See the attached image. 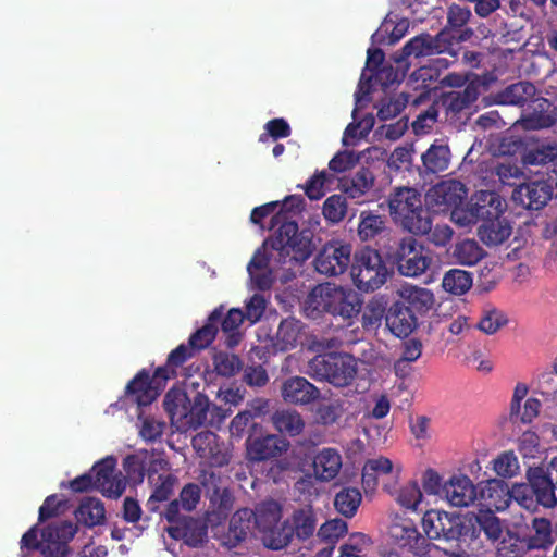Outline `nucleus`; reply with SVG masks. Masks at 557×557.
Instances as JSON below:
<instances>
[{"instance_id": "nucleus-37", "label": "nucleus", "mask_w": 557, "mask_h": 557, "mask_svg": "<svg viewBox=\"0 0 557 557\" xmlns=\"http://www.w3.org/2000/svg\"><path fill=\"white\" fill-rule=\"evenodd\" d=\"M300 331V321L294 318L282 320L276 332V348L282 351L295 348L299 341Z\"/></svg>"}, {"instance_id": "nucleus-55", "label": "nucleus", "mask_w": 557, "mask_h": 557, "mask_svg": "<svg viewBox=\"0 0 557 557\" xmlns=\"http://www.w3.org/2000/svg\"><path fill=\"white\" fill-rule=\"evenodd\" d=\"M334 176L325 170L317 172L305 185V194L311 200H319L325 195V184L332 183Z\"/></svg>"}, {"instance_id": "nucleus-63", "label": "nucleus", "mask_w": 557, "mask_h": 557, "mask_svg": "<svg viewBox=\"0 0 557 557\" xmlns=\"http://www.w3.org/2000/svg\"><path fill=\"white\" fill-rule=\"evenodd\" d=\"M64 506L65 500L59 499L55 494L49 495L39 508V522L59 516L64 510Z\"/></svg>"}, {"instance_id": "nucleus-52", "label": "nucleus", "mask_w": 557, "mask_h": 557, "mask_svg": "<svg viewBox=\"0 0 557 557\" xmlns=\"http://www.w3.org/2000/svg\"><path fill=\"white\" fill-rule=\"evenodd\" d=\"M507 323L508 319L503 311L491 308L483 311V314L475 327L485 334L492 335Z\"/></svg>"}, {"instance_id": "nucleus-45", "label": "nucleus", "mask_w": 557, "mask_h": 557, "mask_svg": "<svg viewBox=\"0 0 557 557\" xmlns=\"http://www.w3.org/2000/svg\"><path fill=\"white\" fill-rule=\"evenodd\" d=\"M484 255V250L473 239H465L457 243L453 250L454 259L462 265H474Z\"/></svg>"}, {"instance_id": "nucleus-34", "label": "nucleus", "mask_w": 557, "mask_h": 557, "mask_svg": "<svg viewBox=\"0 0 557 557\" xmlns=\"http://www.w3.org/2000/svg\"><path fill=\"white\" fill-rule=\"evenodd\" d=\"M78 522L88 528L101 524L106 519V510L102 502L98 498L86 497L75 511Z\"/></svg>"}, {"instance_id": "nucleus-28", "label": "nucleus", "mask_w": 557, "mask_h": 557, "mask_svg": "<svg viewBox=\"0 0 557 557\" xmlns=\"http://www.w3.org/2000/svg\"><path fill=\"white\" fill-rule=\"evenodd\" d=\"M343 466L342 455L336 448H322L313 458V472L319 481L334 480Z\"/></svg>"}, {"instance_id": "nucleus-39", "label": "nucleus", "mask_w": 557, "mask_h": 557, "mask_svg": "<svg viewBox=\"0 0 557 557\" xmlns=\"http://www.w3.org/2000/svg\"><path fill=\"white\" fill-rule=\"evenodd\" d=\"M362 495L357 487H343L334 498L335 509L345 518H352L361 504Z\"/></svg>"}, {"instance_id": "nucleus-8", "label": "nucleus", "mask_w": 557, "mask_h": 557, "mask_svg": "<svg viewBox=\"0 0 557 557\" xmlns=\"http://www.w3.org/2000/svg\"><path fill=\"white\" fill-rule=\"evenodd\" d=\"M116 461L113 457H107L97 462L89 473H84L70 481V488L75 493L99 490L103 496L119 498L125 491L124 480L114 473Z\"/></svg>"}, {"instance_id": "nucleus-42", "label": "nucleus", "mask_w": 557, "mask_h": 557, "mask_svg": "<svg viewBox=\"0 0 557 557\" xmlns=\"http://www.w3.org/2000/svg\"><path fill=\"white\" fill-rule=\"evenodd\" d=\"M450 150L447 145H431L422 154V162L428 172L438 173L449 165Z\"/></svg>"}, {"instance_id": "nucleus-4", "label": "nucleus", "mask_w": 557, "mask_h": 557, "mask_svg": "<svg viewBox=\"0 0 557 557\" xmlns=\"http://www.w3.org/2000/svg\"><path fill=\"white\" fill-rule=\"evenodd\" d=\"M527 483L513 485L517 504L530 512L539 507L554 508L557 505L555 491L557 486L541 466L529 467L525 473Z\"/></svg>"}, {"instance_id": "nucleus-30", "label": "nucleus", "mask_w": 557, "mask_h": 557, "mask_svg": "<svg viewBox=\"0 0 557 557\" xmlns=\"http://www.w3.org/2000/svg\"><path fill=\"white\" fill-rule=\"evenodd\" d=\"M512 228L506 218L488 219L478 228V236L487 246L503 244L511 235Z\"/></svg>"}, {"instance_id": "nucleus-43", "label": "nucleus", "mask_w": 557, "mask_h": 557, "mask_svg": "<svg viewBox=\"0 0 557 557\" xmlns=\"http://www.w3.org/2000/svg\"><path fill=\"white\" fill-rule=\"evenodd\" d=\"M148 458L149 451L146 449L139 450L124 458L123 468L129 482L136 485L144 482Z\"/></svg>"}, {"instance_id": "nucleus-56", "label": "nucleus", "mask_w": 557, "mask_h": 557, "mask_svg": "<svg viewBox=\"0 0 557 557\" xmlns=\"http://www.w3.org/2000/svg\"><path fill=\"white\" fill-rule=\"evenodd\" d=\"M347 532V522L343 519L336 518L323 523L318 531V536L327 544H335L336 541Z\"/></svg>"}, {"instance_id": "nucleus-5", "label": "nucleus", "mask_w": 557, "mask_h": 557, "mask_svg": "<svg viewBox=\"0 0 557 557\" xmlns=\"http://www.w3.org/2000/svg\"><path fill=\"white\" fill-rule=\"evenodd\" d=\"M77 528L70 521L48 524L41 531L42 542L38 541L36 527L26 531L21 539V548L39 549L44 557H67L69 543L73 540Z\"/></svg>"}, {"instance_id": "nucleus-32", "label": "nucleus", "mask_w": 557, "mask_h": 557, "mask_svg": "<svg viewBox=\"0 0 557 557\" xmlns=\"http://www.w3.org/2000/svg\"><path fill=\"white\" fill-rule=\"evenodd\" d=\"M177 483V476L172 473L159 474L153 481V490L146 503V508L150 512H158L160 504L170 499L174 493Z\"/></svg>"}, {"instance_id": "nucleus-6", "label": "nucleus", "mask_w": 557, "mask_h": 557, "mask_svg": "<svg viewBox=\"0 0 557 557\" xmlns=\"http://www.w3.org/2000/svg\"><path fill=\"white\" fill-rule=\"evenodd\" d=\"M307 374L317 381L345 387L350 385L357 375V362L349 354L317 355L309 361Z\"/></svg>"}, {"instance_id": "nucleus-1", "label": "nucleus", "mask_w": 557, "mask_h": 557, "mask_svg": "<svg viewBox=\"0 0 557 557\" xmlns=\"http://www.w3.org/2000/svg\"><path fill=\"white\" fill-rule=\"evenodd\" d=\"M363 301L360 295L350 289L331 284L318 285L308 295L306 310L314 313H329L341 318L350 326L361 313Z\"/></svg>"}, {"instance_id": "nucleus-14", "label": "nucleus", "mask_w": 557, "mask_h": 557, "mask_svg": "<svg viewBox=\"0 0 557 557\" xmlns=\"http://www.w3.org/2000/svg\"><path fill=\"white\" fill-rule=\"evenodd\" d=\"M426 196L432 203L440 207V210H450L456 221L461 224L462 218L459 213L465 211L460 210V207L467 198V189L461 182L456 180L441 182L433 186Z\"/></svg>"}, {"instance_id": "nucleus-51", "label": "nucleus", "mask_w": 557, "mask_h": 557, "mask_svg": "<svg viewBox=\"0 0 557 557\" xmlns=\"http://www.w3.org/2000/svg\"><path fill=\"white\" fill-rule=\"evenodd\" d=\"M293 535L299 540L309 539L315 530V519L310 510H298L293 515Z\"/></svg>"}, {"instance_id": "nucleus-58", "label": "nucleus", "mask_w": 557, "mask_h": 557, "mask_svg": "<svg viewBox=\"0 0 557 557\" xmlns=\"http://www.w3.org/2000/svg\"><path fill=\"white\" fill-rule=\"evenodd\" d=\"M557 158V145H542L528 151L524 162L530 165L546 164Z\"/></svg>"}, {"instance_id": "nucleus-47", "label": "nucleus", "mask_w": 557, "mask_h": 557, "mask_svg": "<svg viewBox=\"0 0 557 557\" xmlns=\"http://www.w3.org/2000/svg\"><path fill=\"white\" fill-rule=\"evenodd\" d=\"M210 408L209 398L201 393H196L193 400H189L187 407V417L183 422L193 428L205 425L208 420V411Z\"/></svg>"}, {"instance_id": "nucleus-35", "label": "nucleus", "mask_w": 557, "mask_h": 557, "mask_svg": "<svg viewBox=\"0 0 557 557\" xmlns=\"http://www.w3.org/2000/svg\"><path fill=\"white\" fill-rule=\"evenodd\" d=\"M187 393L177 387L170 388L163 399V408L172 421L183 422L187 417V407L189 406Z\"/></svg>"}, {"instance_id": "nucleus-21", "label": "nucleus", "mask_w": 557, "mask_h": 557, "mask_svg": "<svg viewBox=\"0 0 557 557\" xmlns=\"http://www.w3.org/2000/svg\"><path fill=\"white\" fill-rule=\"evenodd\" d=\"M158 387H154L150 380V372L141 369L127 383L124 392L125 399L138 407H145L152 404L159 396Z\"/></svg>"}, {"instance_id": "nucleus-59", "label": "nucleus", "mask_w": 557, "mask_h": 557, "mask_svg": "<svg viewBox=\"0 0 557 557\" xmlns=\"http://www.w3.org/2000/svg\"><path fill=\"white\" fill-rule=\"evenodd\" d=\"M494 173L503 185L516 187L520 184L519 182L523 176L522 170L518 165L509 162L497 164Z\"/></svg>"}, {"instance_id": "nucleus-20", "label": "nucleus", "mask_w": 557, "mask_h": 557, "mask_svg": "<svg viewBox=\"0 0 557 557\" xmlns=\"http://www.w3.org/2000/svg\"><path fill=\"white\" fill-rule=\"evenodd\" d=\"M166 532L173 540H182L190 547H198L207 540L208 527L202 519L187 516L178 523L169 525Z\"/></svg>"}, {"instance_id": "nucleus-24", "label": "nucleus", "mask_w": 557, "mask_h": 557, "mask_svg": "<svg viewBox=\"0 0 557 557\" xmlns=\"http://www.w3.org/2000/svg\"><path fill=\"white\" fill-rule=\"evenodd\" d=\"M385 323L397 337H407L417 327V317L403 301L394 302L387 310Z\"/></svg>"}, {"instance_id": "nucleus-16", "label": "nucleus", "mask_w": 557, "mask_h": 557, "mask_svg": "<svg viewBox=\"0 0 557 557\" xmlns=\"http://www.w3.org/2000/svg\"><path fill=\"white\" fill-rule=\"evenodd\" d=\"M289 443L275 434L249 435L246 440L247 456L251 461H265L286 451Z\"/></svg>"}, {"instance_id": "nucleus-23", "label": "nucleus", "mask_w": 557, "mask_h": 557, "mask_svg": "<svg viewBox=\"0 0 557 557\" xmlns=\"http://www.w3.org/2000/svg\"><path fill=\"white\" fill-rule=\"evenodd\" d=\"M374 183L375 175L373 172L367 166H361L352 174L339 178L338 186L348 198L363 202L360 199L372 190Z\"/></svg>"}, {"instance_id": "nucleus-64", "label": "nucleus", "mask_w": 557, "mask_h": 557, "mask_svg": "<svg viewBox=\"0 0 557 557\" xmlns=\"http://www.w3.org/2000/svg\"><path fill=\"white\" fill-rule=\"evenodd\" d=\"M269 381L267 370L261 364L248 366L244 370V382L253 387H262Z\"/></svg>"}, {"instance_id": "nucleus-15", "label": "nucleus", "mask_w": 557, "mask_h": 557, "mask_svg": "<svg viewBox=\"0 0 557 557\" xmlns=\"http://www.w3.org/2000/svg\"><path fill=\"white\" fill-rule=\"evenodd\" d=\"M552 183L544 180L519 184L512 193V199L528 210H540L553 198Z\"/></svg>"}, {"instance_id": "nucleus-18", "label": "nucleus", "mask_w": 557, "mask_h": 557, "mask_svg": "<svg viewBox=\"0 0 557 557\" xmlns=\"http://www.w3.org/2000/svg\"><path fill=\"white\" fill-rule=\"evenodd\" d=\"M281 396L287 404L306 406L315 403L320 396V389L304 376H292L281 385Z\"/></svg>"}, {"instance_id": "nucleus-62", "label": "nucleus", "mask_w": 557, "mask_h": 557, "mask_svg": "<svg viewBox=\"0 0 557 557\" xmlns=\"http://www.w3.org/2000/svg\"><path fill=\"white\" fill-rule=\"evenodd\" d=\"M406 72L407 71L399 67L398 65L397 69H394L393 65L387 64L383 65L381 70L376 71V73L372 76L382 87L387 88L394 83H399L405 76Z\"/></svg>"}, {"instance_id": "nucleus-49", "label": "nucleus", "mask_w": 557, "mask_h": 557, "mask_svg": "<svg viewBox=\"0 0 557 557\" xmlns=\"http://www.w3.org/2000/svg\"><path fill=\"white\" fill-rule=\"evenodd\" d=\"M387 311L382 300L373 298L367 302L361 313V324L366 330H376Z\"/></svg>"}, {"instance_id": "nucleus-60", "label": "nucleus", "mask_w": 557, "mask_h": 557, "mask_svg": "<svg viewBox=\"0 0 557 557\" xmlns=\"http://www.w3.org/2000/svg\"><path fill=\"white\" fill-rule=\"evenodd\" d=\"M265 133L260 135L259 140L265 141L270 136L273 139L287 138L292 134V128L283 117H275L268 121L264 125Z\"/></svg>"}, {"instance_id": "nucleus-50", "label": "nucleus", "mask_w": 557, "mask_h": 557, "mask_svg": "<svg viewBox=\"0 0 557 557\" xmlns=\"http://www.w3.org/2000/svg\"><path fill=\"white\" fill-rule=\"evenodd\" d=\"M213 364L215 372L224 377L236 375L243 368V362L237 355L224 351L214 355Z\"/></svg>"}, {"instance_id": "nucleus-10", "label": "nucleus", "mask_w": 557, "mask_h": 557, "mask_svg": "<svg viewBox=\"0 0 557 557\" xmlns=\"http://www.w3.org/2000/svg\"><path fill=\"white\" fill-rule=\"evenodd\" d=\"M394 262L399 274L418 277L430 268L432 258L414 237L407 236L399 240L394 252Z\"/></svg>"}, {"instance_id": "nucleus-38", "label": "nucleus", "mask_w": 557, "mask_h": 557, "mask_svg": "<svg viewBox=\"0 0 557 557\" xmlns=\"http://www.w3.org/2000/svg\"><path fill=\"white\" fill-rule=\"evenodd\" d=\"M408 27L409 23L405 18L397 23L385 20L372 35V42L376 45H394L405 36Z\"/></svg>"}, {"instance_id": "nucleus-19", "label": "nucleus", "mask_w": 557, "mask_h": 557, "mask_svg": "<svg viewBox=\"0 0 557 557\" xmlns=\"http://www.w3.org/2000/svg\"><path fill=\"white\" fill-rule=\"evenodd\" d=\"M520 121L523 128L529 131L548 128L556 123L554 106L546 98L533 97Z\"/></svg>"}, {"instance_id": "nucleus-26", "label": "nucleus", "mask_w": 557, "mask_h": 557, "mask_svg": "<svg viewBox=\"0 0 557 557\" xmlns=\"http://www.w3.org/2000/svg\"><path fill=\"white\" fill-rule=\"evenodd\" d=\"M480 497L488 510H506L510 503H517V496L513 493V486L509 488L503 480H490L480 492Z\"/></svg>"}, {"instance_id": "nucleus-12", "label": "nucleus", "mask_w": 557, "mask_h": 557, "mask_svg": "<svg viewBox=\"0 0 557 557\" xmlns=\"http://www.w3.org/2000/svg\"><path fill=\"white\" fill-rule=\"evenodd\" d=\"M350 244L342 240L327 242L318 252L313 260L315 270L325 276H338L351 268Z\"/></svg>"}, {"instance_id": "nucleus-44", "label": "nucleus", "mask_w": 557, "mask_h": 557, "mask_svg": "<svg viewBox=\"0 0 557 557\" xmlns=\"http://www.w3.org/2000/svg\"><path fill=\"white\" fill-rule=\"evenodd\" d=\"M385 230V221L372 211H362L358 224V237L361 242L374 239Z\"/></svg>"}, {"instance_id": "nucleus-46", "label": "nucleus", "mask_w": 557, "mask_h": 557, "mask_svg": "<svg viewBox=\"0 0 557 557\" xmlns=\"http://www.w3.org/2000/svg\"><path fill=\"white\" fill-rule=\"evenodd\" d=\"M268 408V401L257 399L251 404L250 410L237 413L231 421L230 431L234 436H242L246 428L249 426L255 417L261 416Z\"/></svg>"}, {"instance_id": "nucleus-3", "label": "nucleus", "mask_w": 557, "mask_h": 557, "mask_svg": "<svg viewBox=\"0 0 557 557\" xmlns=\"http://www.w3.org/2000/svg\"><path fill=\"white\" fill-rule=\"evenodd\" d=\"M389 214L395 223L416 235L431 230V216L421 194L412 187H396L387 198Z\"/></svg>"}, {"instance_id": "nucleus-27", "label": "nucleus", "mask_w": 557, "mask_h": 557, "mask_svg": "<svg viewBox=\"0 0 557 557\" xmlns=\"http://www.w3.org/2000/svg\"><path fill=\"white\" fill-rule=\"evenodd\" d=\"M468 522L472 525V530L468 531V543L476 540L481 532H484L486 539L492 542L497 541L503 533L500 521L492 510L469 512Z\"/></svg>"}, {"instance_id": "nucleus-54", "label": "nucleus", "mask_w": 557, "mask_h": 557, "mask_svg": "<svg viewBox=\"0 0 557 557\" xmlns=\"http://www.w3.org/2000/svg\"><path fill=\"white\" fill-rule=\"evenodd\" d=\"M282 509L277 502L268 500L263 502L257 512H255L253 521L260 528L276 524L281 519Z\"/></svg>"}, {"instance_id": "nucleus-40", "label": "nucleus", "mask_w": 557, "mask_h": 557, "mask_svg": "<svg viewBox=\"0 0 557 557\" xmlns=\"http://www.w3.org/2000/svg\"><path fill=\"white\" fill-rule=\"evenodd\" d=\"M472 273L461 269L448 270L442 280L443 288L453 295H463L472 286Z\"/></svg>"}, {"instance_id": "nucleus-2", "label": "nucleus", "mask_w": 557, "mask_h": 557, "mask_svg": "<svg viewBox=\"0 0 557 557\" xmlns=\"http://www.w3.org/2000/svg\"><path fill=\"white\" fill-rule=\"evenodd\" d=\"M264 247H270L275 256L274 262L295 267L307 261L313 253V233L308 230L299 231L295 221L283 222L274 234L264 240Z\"/></svg>"}, {"instance_id": "nucleus-7", "label": "nucleus", "mask_w": 557, "mask_h": 557, "mask_svg": "<svg viewBox=\"0 0 557 557\" xmlns=\"http://www.w3.org/2000/svg\"><path fill=\"white\" fill-rule=\"evenodd\" d=\"M422 528L428 541H444L459 548L461 543H468V531L472 530L468 513L454 515L434 509L424 512Z\"/></svg>"}, {"instance_id": "nucleus-41", "label": "nucleus", "mask_w": 557, "mask_h": 557, "mask_svg": "<svg viewBox=\"0 0 557 557\" xmlns=\"http://www.w3.org/2000/svg\"><path fill=\"white\" fill-rule=\"evenodd\" d=\"M264 545L271 549L277 550L286 547L293 539V527L288 521L277 525L272 524L263 528Z\"/></svg>"}, {"instance_id": "nucleus-53", "label": "nucleus", "mask_w": 557, "mask_h": 557, "mask_svg": "<svg viewBox=\"0 0 557 557\" xmlns=\"http://www.w3.org/2000/svg\"><path fill=\"white\" fill-rule=\"evenodd\" d=\"M422 498L423 494L420 486L416 481H412L400 487L396 500L401 507L408 510L417 511L419 509V505L422 502Z\"/></svg>"}, {"instance_id": "nucleus-17", "label": "nucleus", "mask_w": 557, "mask_h": 557, "mask_svg": "<svg viewBox=\"0 0 557 557\" xmlns=\"http://www.w3.org/2000/svg\"><path fill=\"white\" fill-rule=\"evenodd\" d=\"M388 534L395 545L406 548L413 555H423L428 552L429 542L410 520L394 522Z\"/></svg>"}, {"instance_id": "nucleus-11", "label": "nucleus", "mask_w": 557, "mask_h": 557, "mask_svg": "<svg viewBox=\"0 0 557 557\" xmlns=\"http://www.w3.org/2000/svg\"><path fill=\"white\" fill-rule=\"evenodd\" d=\"M448 48L449 42L445 39L443 33L436 36L422 33L408 40L400 50L393 54L392 59L396 65L408 71L410 66L408 59L410 57L421 58L441 54L446 52Z\"/></svg>"}, {"instance_id": "nucleus-13", "label": "nucleus", "mask_w": 557, "mask_h": 557, "mask_svg": "<svg viewBox=\"0 0 557 557\" xmlns=\"http://www.w3.org/2000/svg\"><path fill=\"white\" fill-rule=\"evenodd\" d=\"M505 210L506 201L499 194L493 190H479L467 203L461 224L466 225L479 221L483 223L488 219H497L503 216Z\"/></svg>"}, {"instance_id": "nucleus-31", "label": "nucleus", "mask_w": 557, "mask_h": 557, "mask_svg": "<svg viewBox=\"0 0 557 557\" xmlns=\"http://www.w3.org/2000/svg\"><path fill=\"white\" fill-rule=\"evenodd\" d=\"M224 308L221 306L215 308L208 317L206 323L194 332L188 344L197 351L207 348L215 338L218 333V325L222 315L224 314Z\"/></svg>"}, {"instance_id": "nucleus-22", "label": "nucleus", "mask_w": 557, "mask_h": 557, "mask_svg": "<svg viewBox=\"0 0 557 557\" xmlns=\"http://www.w3.org/2000/svg\"><path fill=\"white\" fill-rule=\"evenodd\" d=\"M443 494L455 507H468L478 498L476 487L469 476L454 475L443 486Z\"/></svg>"}, {"instance_id": "nucleus-33", "label": "nucleus", "mask_w": 557, "mask_h": 557, "mask_svg": "<svg viewBox=\"0 0 557 557\" xmlns=\"http://www.w3.org/2000/svg\"><path fill=\"white\" fill-rule=\"evenodd\" d=\"M525 542L529 549L549 548L555 542L550 520L546 518H534Z\"/></svg>"}, {"instance_id": "nucleus-36", "label": "nucleus", "mask_w": 557, "mask_h": 557, "mask_svg": "<svg viewBox=\"0 0 557 557\" xmlns=\"http://www.w3.org/2000/svg\"><path fill=\"white\" fill-rule=\"evenodd\" d=\"M272 422L280 433L289 436L299 435L305 428L302 417L294 409L277 410L272 416Z\"/></svg>"}, {"instance_id": "nucleus-25", "label": "nucleus", "mask_w": 557, "mask_h": 557, "mask_svg": "<svg viewBox=\"0 0 557 557\" xmlns=\"http://www.w3.org/2000/svg\"><path fill=\"white\" fill-rule=\"evenodd\" d=\"M255 512L248 508L238 509L228 523L227 531L222 535V544L228 548L237 547L251 531Z\"/></svg>"}, {"instance_id": "nucleus-57", "label": "nucleus", "mask_w": 557, "mask_h": 557, "mask_svg": "<svg viewBox=\"0 0 557 557\" xmlns=\"http://www.w3.org/2000/svg\"><path fill=\"white\" fill-rule=\"evenodd\" d=\"M494 471L503 478H511L519 470L518 459L512 450L502 453L493 461Z\"/></svg>"}, {"instance_id": "nucleus-9", "label": "nucleus", "mask_w": 557, "mask_h": 557, "mask_svg": "<svg viewBox=\"0 0 557 557\" xmlns=\"http://www.w3.org/2000/svg\"><path fill=\"white\" fill-rule=\"evenodd\" d=\"M350 274L355 286L369 293L379 289L386 282L389 272L380 252L364 247L355 253Z\"/></svg>"}, {"instance_id": "nucleus-29", "label": "nucleus", "mask_w": 557, "mask_h": 557, "mask_svg": "<svg viewBox=\"0 0 557 557\" xmlns=\"http://www.w3.org/2000/svg\"><path fill=\"white\" fill-rule=\"evenodd\" d=\"M536 88L530 82L511 84L495 95V102L504 106H524L535 96Z\"/></svg>"}, {"instance_id": "nucleus-61", "label": "nucleus", "mask_w": 557, "mask_h": 557, "mask_svg": "<svg viewBox=\"0 0 557 557\" xmlns=\"http://www.w3.org/2000/svg\"><path fill=\"white\" fill-rule=\"evenodd\" d=\"M359 154L355 151H338L329 162V169L335 173H343L352 169L359 162Z\"/></svg>"}, {"instance_id": "nucleus-48", "label": "nucleus", "mask_w": 557, "mask_h": 557, "mask_svg": "<svg viewBox=\"0 0 557 557\" xmlns=\"http://www.w3.org/2000/svg\"><path fill=\"white\" fill-rule=\"evenodd\" d=\"M346 197L343 194H334L324 200L322 214L327 222L337 224L345 219L348 209Z\"/></svg>"}]
</instances>
